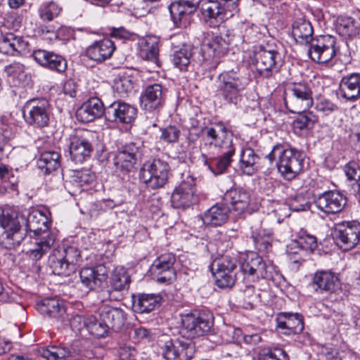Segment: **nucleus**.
<instances>
[{"label": "nucleus", "instance_id": "1", "mask_svg": "<svg viewBox=\"0 0 360 360\" xmlns=\"http://www.w3.org/2000/svg\"><path fill=\"white\" fill-rule=\"evenodd\" d=\"M25 214L3 210L0 215V244L7 249L14 248L26 238Z\"/></svg>", "mask_w": 360, "mask_h": 360}, {"label": "nucleus", "instance_id": "2", "mask_svg": "<svg viewBox=\"0 0 360 360\" xmlns=\"http://www.w3.org/2000/svg\"><path fill=\"white\" fill-rule=\"evenodd\" d=\"M170 167L160 159L146 162L140 169V179L151 189L163 187L167 182Z\"/></svg>", "mask_w": 360, "mask_h": 360}, {"label": "nucleus", "instance_id": "3", "mask_svg": "<svg viewBox=\"0 0 360 360\" xmlns=\"http://www.w3.org/2000/svg\"><path fill=\"white\" fill-rule=\"evenodd\" d=\"M181 333L188 340L207 335L214 324V318L210 313L188 314L181 319Z\"/></svg>", "mask_w": 360, "mask_h": 360}, {"label": "nucleus", "instance_id": "4", "mask_svg": "<svg viewBox=\"0 0 360 360\" xmlns=\"http://www.w3.org/2000/svg\"><path fill=\"white\" fill-rule=\"evenodd\" d=\"M305 154L294 148L280 151L277 167L281 174L287 180H292L299 175L304 167Z\"/></svg>", "mask_w": 360, "mask_h": 360}, {"label": "nucleus", "instance_id": "5", "mask_svg": "<svg viewBox=\"0 0 360 360\" xmlns=\"http://www.w3.org/2000/svg\"><path fill=\"white\" fill-rule=\"evenodd\" d=\"M210 266L218 287L231 288L234 285L235 270L237 268L236 257L228 255H222L214 259Z\"/></svg>", "mask_w": 360, "mask_h": 360}, {"label": "nucleus", "instance_id": "6", "mask_svg": "<svg viewBox=\"0 0 360 360\" xmlns=\"http://www.w3.org/2000/svg\"><path fill=\"white\" fill-rule=\"evenodd\" d=\"M171 205L175 209L186 210L198 202L195 179L188 175L175 188L171 195Z\"/></svg>", "mask_w": 360, "mask_h": 360}, {"label": "nucleus", "instance_id": "7", "mask_svg": "<svg viewBox=\"0 0 360 360\" xmlns=\"http://www.w3.org/2000/svg\"><path fill=\"white\" fill-rule=\"evenodd\" d=\"M49 101L46 98L31 99L23 108V117L25 122L34 127H44L49 121L48 114Z\"/></svg>", "mask_w": 360, "mask_h": 360}, {"label": "nucleus", "instance_id": "8", "mask_svg": "<svg viewBox=\"0 0 360 360\" xmlns=\"http://www.w3.org/2000/svg\"><path fill=\"white\" fill-rule=\"evenodd\" d=\"M161 348L162 356L167 360H176L179 358L190 360L195 352L193 341L188 339H168L164 342Z\"/></svg>", "mask_w": 360, "mask_h": 360}, {"label": "nucleus", "instance_id": "9", "mask_svg": "<svg viewBox=\"0 0 360 360\" xmlns=\"http://www.w3.org/2000/svg\"><path fill=\"white\" fill-rule=\"evenodd\" d=\"M335 38L330 35H322L314 39L308 49L310 58L319 63L330 61L335 55Z\"/></svg>", "mask_w": 360, "mask_h": 360}, {"label": "nucleus", "instance_id": "10", "mask_svg": "<svg viewBox=\"0 0 360 360\" xmlns=\"http://www.w3.org/2000/svg\"><path fill=\"white\" fill-rule=\"evenodd\" d=\"M199 0H179L168 6L172 20L176 27L185 28L191 22Z\"/></svg>", "mask_w": 360, "mask_h": 360}, {"label": "nucleus", "instance_id": "11", "mask_svg": "<svg viewBox=\"0 0 360 360\" xmlns=\"http://www.w3.org/2000/svg\"><path fill=\"white\" fill-rule=\"evenodd\" d=\"M335 236L341 248L345 250H351L360 241V223L352 221L337 224Z\"/></svg>", "mask_w": 360, "mask_h": 360}, {"label": "nucleus", "instance_id": "12", "mask_svg": "<svg viewBox=\"0 0 360 360\" xmlns=\"http://www.w3.org/2000/svg\"><path fill=\"white\" fill-rule=\"evenodd\" d=\"M40 355L47 360H79L82 356H86L85 351L81 348V342L75 341L70 346H51L41 348Z\"/></svg>", "mask_w": 360, "mask_h": 360}, {"label": "nucleus", "instance_id": "13", "mask_svg": "<svg viewBox=\"0 0 360 360\" xmlns=\"http://www.w3.org/2000/svg\"><path fill=\"white\" fill-rule=\"evenodd\" d=\"M200 9L204 22L213 27L219 26L236 14L214 1L203 2Z\"/></svg>", "mask_w": 360, "mask_h": 360}, {"label": "nucleus", "instance_id": "14", "mask_svg": "<svg viewBox=\"0 0 360 360\" xmlns=\"http://www.w3.org/2000/svg\"><path fill=\"white\" fill-rule=\"evenodd\" d=\"M90 136L89 133H77L70 136L69 153L75 163H82L90 158L94 150Z\"/></svg>", "mask_w": 360, "mask_h": 360}, {"label": "nucleus", "instance_id": "15", "mask_svg": "<svg viewBox=\"0 0 360 360\" xmlns=\"http://www.w3.org/2000/svg\"><path fill=\"white\" fill-rule=\"evenodd\" d=\"M314 202L319 210L327 214L340 212L347 204V198L336 191H325L315 197Z\"/></svg>", "mask_w": 360, "mask_h": 360}, {"label": "nucleus", "instance_id": "16", "mask_svg": "<svg viewBox=\"0 0 360 360\" xmlns=\"http://www.w3.org/2000/svg\"><path fill=\"white\" fill-rule=\"evenodd\" d=\"M255 65L261 73L264 71H277L282 64L281 53L270 46L260 47L255 52Z\"/></svg>", "mask_w": 360, "mask_h": 360}, {"label": "nucleus", "instance_id": "17", "mask_svg": "<svg viewBox=\"0 0 360 360\" xmlns=\"http://www.w3.org/2000/svg\"><path fill=\"white\" fill-rule=\"evenodd\" d=\"M175 262L176 257L172 253L162 255L153 262L151 270L157 276L158 283H171L176 279Z\"/></svg>", "mask_w": 360, "mask_h": 360}, {"label": "nucleus", "instance_id": "18", "mask_svg": "<svg viewBox=\"0 0 360 360\" xmlns=\"http://www.w3.org/2000/svg\"><path fill=\"white\" fill-rule=\"evenodd\" d=\"M140 148L134 143L124 146L114 158V165L117 171L122 173L131 172L141 158Z\"/></svg>", "mask_w": 360, "mask_h": 360}, {"label": "nucleus", "instance_id": "19", "mask_svg": "<svg viewBox=\"0 0 360 360\" xmlns=\"http://www.w3.org/2000/svg\"><path fill=\"white\" fill-rule=\"evenodd\" d=\"M241 271L257 278L270 279L272 278L273 267L267 265L263 259L255 254L247 255L240 263Z\"/></svg>", "mask_w": 360, "mask_h": 360}, {"label": "nucleus", "instance_id": "20", "mask_svg": "<svg viewBox=\"0 0 360 360\" xmlns=\"http://www.w3.org/2000/svg\"><path fill=\"white\" fill-rule=\"evenodd\" d=\"M137 115V110L126 103L110 104L105 110V118L110 122L129 124L133 122Z\"/></svg>", "mask_w": 360, "mask_h": 360}, {"label": "nucleus", "instance_id": "21", "mask_svg": "<svg viewBox=\"0 0 360 360\" xmlns=\"http://www.w3.org/2000/svg\"><path fill=\"white\" fill-rule=\"evenodd\" d=\"M37 309L42 315L57 322L64 323L68 319L63 303L56 297H48L39 301L37 303Z\"/></svg>", "mask_w": 360, "mask_h": 360}, {"label": "nucleus", "instance_id": "22", "mask_svg": "<svg viewBox=\"0 0 360 360\" xmlns=\"http://www.w3.org/2000/svg\"><path fill=\"white\" fill-rule=\"evenodd\" d=\"M276 327L287 335L300 333L304 329L302 316L298 313L281 312L276 317Z\"/></svg>", "mask_w": 360, "mask_h": 360}, {"label": "nucleus", "instance_id": "23", "mask_svg": "<svg viewBox=\"0 0 360 360\" xmlns=\"http://www.w3.org/2000/svg\"><path fill=\"white\" fill-rule=\"evenodd\" d=\"M82 283L89 290L100 287L108 278V270L103 264L83 267L79 271Z\"/></svg>", "mask_w": 360, "mask_h": 360}, {"label": "nucleus", "instance_id": "24", "mask_svg": "<svg viewBox=\"0 0 360 360\" xmlns=\"http://www.w3.org/2000/svg\"><path fill=\"white\" fill-rule=\"evenodd\" d=\"M106 108L101 99L92 97L85 101L77 110L76 117L79 121L89 122L105 115Z\"/></svg>", "mask_w": 360, "mask_h": 360}, {"label": "nucleus", "instance_id": "25", "mask_svg": "<svg viewBox=\"0 0 360 360\" xmlns=\"http://www.w3.org/2000/svg\"><path fill=\"white\" fill-rule=\"evenodd\" d=\"M30 243V246L23 249V252L33 261L39 260L54 244L55 237L53 233L36 236Z\"/></svg>", "mask_w": 360, "mask_h": 360}, {"label": "nucleus", "instance_id": "26", "mask_svg": "<svg viewBox=\"0 0 360 360\" xmlns=\"http://www.w3.org/2000/svg\"><path fill=\"white\" fill-rule=\"evenodd\" d=\"M230 212V207L224 201L217 202L203 214L202 219L207 226H220L227 222Z\"/></svg>", "mask_w": 360, "mask_h": 360}, {"label": "nucleus", "instance_id": "27", "mask_svg": "<svg viewBox=\"0 0 360 360\" xmlns=\"http://www.w3.org/2000/svg\"><path fill=\"white\" fill-rule=\"evenodd\" d=\"M223 201L229 203L237 214H241L250 205V195L243 188H231L224 194Z\"/></svg>", "mask_w": 360, "mask_h": 360}, {"label": "nucleus", "instance_id": "28", "mask_svg": "<svg viewBox=\"0 0 360 360\" xmlns=\"http://www.w3.org/2000/svg\"><path fill=\"white\" fill-rule=\"evenodd\" d=\"M115 50L114 42L105 38L94 41L86 49V56L92 60L101 63L109 59Z\"/></svg>", "mask_w": 360, "mask_h": 360}, {"label": "nucleus", "instance_id": "29", "mask_svg": "<svg viewBox=\"0 0 360 360\" xmlns=\"http://www.w3.org/2000/svg\"><path fill=\"white\" fill-rule=\"evenodd\" d=\"M32 57L39 65L59 72H64L67 68V62L62 56L45 50L33 51Z\"/></svg>", "mask_w": 360, "mask_h": 360}, {"label": "nucleus", "instance_id": "30", "mask_svg": "<svg viewBox=\"0 0 360 360\" xmlns=\"http://www.w3.org/2000/svg\"><path fill=\"white\" fill-rule=\"evenodd\" d=\"M25 232H33L35 236L51 233L49 231V222L47 218L39 210H32L25 214Z\"/></svg>", "mask_w": 360, "mask_h": 360}, {"label": "nucleus", "instance_id": "31", "mask_svg": "<svg viewBox=\"0 0 360 360\" xmlns=\"http://www.w3.org/2000/svg\"><path fill=\"white\" fill-rule=\"evenodd\" d=\"M310 285L316 291L333 292L339 288L340 282L333 272L318 271L314 274Z\"/></svg>", "mask_w": 360, "mask_h": 360}, {"label": "nucleus", "instance_id": "32", "mask_svg": "<svg viewBox=\"0 0 360 360\" xmlns=\"http://www.w3.org/2000/svg\"><path fill=\"white\" fill-rule=\"evenodd\" d=\"M204 133L207 139H210V146L214 145L225 149L233 146L232 134L228 132L226 128L222 124H217L214 127L206 128Z\"/></svg>", "mask_w": 360, "mask_h": 360}, {"label": "nucleus", "instance_id": "33", "mask_svg": "<svg viewBox=\"0 0 360 360\" xmlns=\"http://www.w3.org/2000/svg\"><path fill=\"white\" fill-rule=\"evenodd\" d=\"M204 133L207 139H210V146L214 145L225 149L233 146L232 134L228 132L226 128L222 124H217L214 127L206 128Z\"/></svg>", "mask_w": 360, "mask_h": 360}, {"label": "nucleus", "instance_id": "34", "mask_svg": "<svg viewBox=\"0 0 360 360\" xmlns=\"http://www.w3.org/2000/svg\"><path fill=\"white\" fill-rule=\"evenodd\" d=\"M133 310L139 314L149 313L160 305L162 297L159 294L141 293L133 295Z\"/></svg>", "mask_w": 360, "mask_h": 360}, {"label": "nucleus", "instance_id": "35", "mask_svg": "<svg viewBox=\"0 0 360 360\" xmlns=\"http://www.w3.org/2000/svg\"><path fill=\"white\" fill-rule=\"evenodd\" d=\"M100 314L108 325L109 330L111 329L119 331L125 323L126 317L124 311L116 307H105L100 311Z\"/></svg>", "mask_w": 360, "mask_h": 360}, {"label": "nucleus", "instance_id": "36", "mask_svg": "<svg viewBox=\"0 0 360 360\" xmlns=\"http://www.w3.org/2000/svg\"><path fill=\"white\" fill-rule=\"evenodd\" d=\"M259 156L251 148H244L240 153L239 169L243 174L252 175L258 169Z\"/></svg>", "mask_w": 360, "mask_h": 360}, {"label": "nucleus", "instance_id": "37", "mask_svg": "<svg viewBox=\"0 0 360 360\" xmlns=\"http://www.w3.org/2000/svg\"><path fill=\"white\" fill-rule=\"evenodd\" d=\"M160 39L154 35L147 36L140 42V56L147 60L157 63L159 54Z\"/></svg>", "mask_w": 360, "mask_h": 360}, {"label": "nucleus", "instance_id": "38", "mask_svg": "<svg viewBox=\"0 0 360 360\" xmlns=\"http://www.w3.org/2000/svg\"><path fill=\"white\" fill-rule=\"evenodd\" d=\"M63 254L58 249H54L49 257L48 266L53 274L69 276L72 273Z\"/></svg>", "mask_w": 360, "mask_h": 360}, {"label": "nucleus", "instance_id": "39", "mask_svg": "<svg viewBox=\"0 0 360 360\" xmlns=\"http://www.w3.org/2000/svg\"><path fill=\"white\" fill-rule=\"evenodd\" d=\"M60 155L56 151H44L37 160L38 168L44 174H49L59 168Z\"/></svg>", "mask_w": 360, "mask_h": 360}, {"label": "nucleus", "instance_id": "40", "mask_svg": "<svg viewBox=\"0 0 360 360\" xmlns=\"http://www.w3.org/2000/svg\"><path fill=\"white\" fill-rule=\"evenodd\" d=\"M292 34L295 40L300 44H309L314 39L311 23L303 20H296L293 23Z\"/></svg>", "mask_w": 360, "mask_h": 360}, {"label": "nucleus", "instance_id": "41", "mask_svg": "<svg viewBox=\"0 0 360 360\" xmlns=\"http://www.w3.org/2000/svg\"><path fill=\"white\" fill-rule=\"evenodd\" d=\"M227 43L221 37H215L211 40L204 41L202 44L201 51L205 60L213 58L216 55L220 54L227 49Z\"/></svg>", "mask_w": 360, "mask_h": 360}, {"label": "nucleus", "instance_id": "42", "mask_svg": "<svg viewBox=\"0 0 360 360\" xmlns=\"http://www.w3.org/2000/svg\"><path fill=\"white\" fill-rule=\"evenodd\" d=\"M225 150L219 158L212 159L210 162L205 160V163L208 165L210 169L214 174L224 173L232 161V156L235 153V148L233 146H231L225 148Z\"/></svg>", "mask_w": 360, "mask_h": 360}, {"label": "nucleus", "instance_id": "43", "mask_svg": "<svg viewBox=\"0 0 360 360\" xmlns=\"http://www.w3.org/2000/svg\"><path fill=\"white\" fill-rule=\"evenodd\" d=\"M130 277L124 267H116L110 278V286L115 291H123L129 288Z\"/></svg>", "mask_w": 360, "mask_h": 360}, {"label": "nucleus", "instance_id": "44", "mask_svg": "<svg viewBox=\"0 0 360 360\" xmlns=\"http://www.w3.org/2000/svg\"><path fill=\"white\" fill-rule=\"evenodd\" d=\"M289 102L297 112L305 111L313 105L311 91H292L289 96Z\"/></svg>", "mask_w": 360, "mask_h": 360}, {"label": "nucleus", "instance_id": "45", "mask_svg": "<svg viewBox=\"0 0 360 360\" xmlns=\"http://www.w3.org/2000/svg\"><path fill=\"white\" fill-rule=\"evenodd\" d=\"M87 330L96 338H103L108 334L109 329L98 313L97 315L87 317Z\"/></svg>", "mask_w": 360, "mask_h": 360}, {"label": "nucleus", "instance_id": "46", "mask_svg": "<svg viewBox=\"0 0 360 360\" xmlns=\"http://www.w3.org/2000/svg\"><path fill=\"white\" fill-rule=\"evenodd\" d=\"M252 235L256 248L259 252H267L271 248V239L270 233L266 234L264 230L257 229V226H251Z\"/></svg>", "mask_w": 360, "mask_h": 360}, {"label": "nucleus", "instance_id": "47", "mask_svg": "<svg viewBox=\"0 0 360 360\" xmlns=\"http://www.w3.org/2000/svg\"><path fill=\"white\" fill-rule=\"evenodd\" d=\"M162 102V91H143L140 96L141 105L149 111L158 108Z\"/></svg>", "mask_w": 360, "mask_h": 360}, {"label": "nucleus", "instance_id": "48", "mask_svg": "<svg viewBox=\"0 0 360 360\" xmlns=\"http://www.w3.org/2000/svg\"><path fill=\"white\" fill-rule=\"evenodd\" d=\"M60 253H63V257L66 260L72 273L77 269V266L82 262L80 250L74 246H68L67 248H57Z\"/></svg>", "mask_w": 360, "mask_h": 360}, {"label": "nucleus", "instance_id": "49", "mask_svg": "<svg viewBox=\"0 0 360 360\" xmlns=\"http://www.w3.org/2000/svg\"><path fill=\"white\" fill-rule=\"evenodd\" d=\"M61 11L60 6L54 1L42 3L39 7V15L43 21H51L57 17Z\"/></svg>", "mask_w": 360, "mask_h": 360}, {"label": "nucleus", "instance_id": "50", "mask_svg": "<svg viewBox=\"0 0 360 360\" xmlns=\"http://www.w3.org/2000/svg\"><path fill=\"white\" fill-rule=\"evenodd\" d=\"M218 88L221 90H229L236 89L240 90L243 89L242 83L238 78L233 77L229 73H223L219 75L217 79Z\"/></svg>", "mask_w": 360, "mask_h": 360}, {"label": "nucleus", "instance_id": "51", "mask_svg": "<svg viewBox=\"0 0 360 360\" xmlns=\"http://www.w3.org/2000/svg\"><path fill=\"white\" fill-rule=\"evenodd\" d=\"M191 55V49L189 47H184L174 53L172 63L179 70H183L190 63Z\"/></svg>", "mask_w": 360, "mask_h": 360}, {"label": "nucleus", "instance_id": "52", "mask_svg": "<svg viewBox=\"0 0 360 360\" xmlns=\"http://www.w3.org/2000/svg\"><path fill=\"white\" fill-rule=\"evenodd\" d=\"M94 180V175L87 170L74 171L71 182L77 186L90 184Z\"/></svg>", "mask_w": 360, "mask_h": 360}, {"label": "nucleus", "instance_id": "53", "mask_svg": "<svg viewBox=\"0 0 360 360\" xmlns=\"http://www.w3.org/2000/svg\"><path fill=\"white\" fill-rule=\"evenodd\" d=\"M317 122V117L312 112L300 115L295 121L294 126L300 130L311 129Z\"/></svg>", "mask_w": 360, "mask_h": 360}, {"label": "nucleus", "instance_id": "54", "mask_svg": "<svg viewBox=\"0 0 360 360\" xmlns=\"http://www.w3.org/2000/svg\"><path fill=\"white\" fill-rule=\"evenodd\" d=\"M341 90H360V74L352 73L344 77L340 84Z\"/></svg>", "mask_w": 360, "mask_h": 360}, {"label": "nucleus", "instance_id": "55", "mask_svg": "<svg viewBox=\"0 0 360 360\" xmlns=\"http://www.w3.org/2000/svg\"><path fill=\"white\" fill-rule=\"evenodd\" d=\"M297 240L304 252H313L317 248V239L314 236L304 233L298 237Z\"/></svg>", "mask_w": 360, "mask_h": 360}, {"label": "nucleus", "instance_id": "56", "mask_svg": "<svg viewBox=\"0 0 360 360\" xmlns=\"http://www.w3.org/2000/svg\"><path fill=\"white\" fill-rule=\"evenodd\" d=\"M345 172L347 179L350 181H354L352 184L354 190L357 188V184L360 182V169L354 162H349L345 167Z\"/></svg>", "mask_w": 360, "mask_h": 360}, {"label": "nucleus", "instance_id": "57", "mask_svg": "<svg viewBox=\"0 0 360 360\" xmlns=\"http://www.w3.org/2000/svg\"><path fill=\"white\" fill-rule=\"evenodd\" d=\"M289 207L294 212L306 211L310 209V204L303 195H299L290 200Z\"/></svg>", "mask_w": 360, "mask_h": 360}, {"label": "nucleus", "instance_id": "58", "mask_svg": "<svg viewBox=\"0 0 360 360\" xmlns=\"http://www.w3.org/2000/svg\"><path fill=\"white\" fill-rule=\"evenodd\" d=\"M338 28L345 34L352 35L356 33L355 22L351 17H342L339 18Z\"/></svg>", "mask_w": 360, "mask_h": 360}, {"label": "nucleus", "instance_id": "59", "mask_svg": "<svg viewBox=\"0 0 360 360\" xmlns=\"http://www.w3.org/2000/svg\"><path fill=\"white\" fill-rule=\"evenodd\" d=\"M180 135V130L174 126H168L162 130L161 139L168 143L176 142Z\"/></svg>", "mask_w": 360, "mask_h": 360}, {"label": "nucleus", "instance_id": "60", "mask_svg": "<svg viewBox=\"0 0 360 360\" xmlns=\"http://www.w3.org/2000/svg\"><path fill=\"white\" fill-rule=\"evenodd\" d=\"M70 328L75 333L81 332L86 328L87 330V318L81 315H74L69 321Z\"/></svg>", "mask_w": 360, "mask_h": 360}, {"label": "nucleus", "instance_id": "61", "mask_svg": "<svg viewBox=\"0 0 360 360\" xmlns=\"http://www.w3.org/2000/svg\"><path fill=\"white\" fill-rule=\"evenodd\" d=\"M13 33H7L0 39V52L13 55Z\"/></svg>", "mask_w": 360, "mask_h": 360}, {"label": "nucleus", "instance_id": "62", "mask_svg": "<svg viewBox=\"0 0 360 360\" xmlns=\"http://www.w3.org/2000/svg\"><path fill=\"white\" fill-rule=\"evenodd\" d=\"M13 55L17 53H22L25 51L27 47V42L24 41L21 37H17L13 34Z\"/></svg>", "mask_w": 360, "mask_h": 360}, {"label": "nucleus", "instance_id": "63", "mask_svg": "<svg viewBox=\"0 0 360 360\" xmlns=\"http://www.w3.org/2000/svg\"><path fill=\"white\" fill-rule=\"evenodd\" d=\"M131 89H133V84L127 77L115 81L114 90H131Z\"/></svg>", "mask_w": 360, "mask_h": 360}, {"label": "nucleus", "instance_id": "64", "mask_svg": "<svg viewBox=\"0 0 360 360\" xmlns=\"http://www.w3.org/2000/svg\"><path fill=\"white\" fill-rule=\"evenodd\" d=\"M300 252H304L299 245L297 239L291 240L286 246V252L289 255H299Z\"/></svg>", "mask_w": 360, "mask_h": 360}]
</instances>
